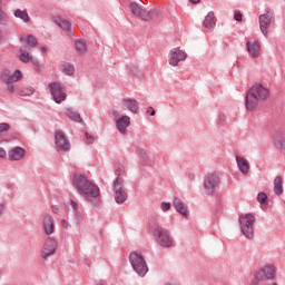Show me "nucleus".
I'll return each instance as SVG.
<instances>
[{
	"mask_svg": "<svg viewBox=\"0 0 285 285\" xmlns=\"http://www.w3.org/2000/svg\"><path fill=\"white\" fill-rule=\"evenodd\" d=\"M271 97V90L262 83L254 85L246 94L245 106L249 111L259 106V101H266Z\"/></svg>",
	"mask_w": 285,
	"mask_h": 285,
	"instance_id": "nucleus-1",
	"label": "nucleus"
},
{
	"mask_svg": "<svg viewBox=\"0 0 285 285\" xmlns=\"http://www.w3.org/2000/svg\"><path fill=\"white\" fill-rule=\"evenodd\" d=\"M80 195L90 204V206H94V208L101 205L99 186L95 185L92 181H90L87 187L80 191Z\"/></svg>",
	"mask_w": 285,
	"mask_h": 285,
	"instance_id": "nucleus-2",
	"label": "nucleus"
},
{
	"mask_svg": "<svg viewBox=\"0 0 285 285\" xmlns=\"http://www.w3.org/2000/svg\"><path fill=\"white\" fill-rule=\"evenodd\" d=\"M240 232L246 239L255 237V215L245 214L239 216Z\"/></svg>",
	"mask_w": 285,
	"mask_h": 285,
	"instance_id": "nucleus-3",
	"label": "nucleus"
},
{
	"mask_svg": "<svg viewBox=\"0 0 285 285\" xmlns=\"http://www.w3.org/2000/svg\"><path fill=\"white\" fill-rule=\"evenodd\" d=\"M258 23L262 35L268 39V29L275 24V11L266 9L265 13L258 17Z\"/></svg>",
	"mask_w": 285,
	"mask_h": 285,
	"instance_id": "nucleus-4",
	"label": "nucleus"
},
{
	"mask_svg": "<svg viewBox=\"0 0 285 285\" xmlns=\"http://www.w3.org/2000/svg\"><path fill=\"white\" fill-rule=\"evenodd\" d=\"M154 236L161 248H173L174 239L168 229L158 226L154 229Z\"/></svg>",
	"mask_w": 285,
	"mask_h": 285,
	"instance_id": "nucleus-5",
	"label": "nucleus"
},
{
	"mask_svg": "<svg viewBox=\"0 0 285 285\" xmlns=\"http://www.w3.org/2000/svg\"><path fill=\"white\" fill-rule=\"evenodd\" d=\"M129 262L137 275L140 277L146 276V273H148V265L146 264V259H144L141 254L135 252L131 253L129 255Z\"/></svg>",
	"mask_w": 285,
	"mask_h": 285,
	"instance_id": "nucleus-6",
	"label": "nucleus"
},
{
	"mask_svg": "<svg viewBox=\"0 0 285 285\" xmlns=\"http://www.w3.org/2000/svg\"><path fill=\"white\" fill-rule=\"evenodd\" d=\"M219 175L217 173L208 174L204 180V190L206 195H213L219 188Z\"/></svg>",
	"mask_w": 285,
	"mask_h": 285,
	"instance_id": "nucleus-7",
	"label": "nucleus"
},
{
	"mask_svg": "<svg viewBox=\"0 0 285 285\" xmlns=\"http://www.w3.org/2000/svg\"><path fill=\"white\" fill-rule=\"evenodd\" d=\"M114 193L116 204H124L128 199V193L124 189V179L121 177H117L114 180Z\"/></svg>",
	"mask_w": 285,
	"mask_h": 285,
	"instance_id": "nucleus-8",
	"label": "nucleus"
},
{
	"mask_svg": "<svg viewBox=\"0 0 285 285\" xmlns=\"http://www.w3.org/2000/svg\"><path fill=\"white\" fill-rule=\"evenodd\" d=\"M23 78V73L21 70H16L13 73L10 69H3L0 79L3 83H17V81H21Z\"/></svg>",
	"mask_w": 285,
	"mask_h": 285,
	"instance_id": "nucleus-9",
	"label": "nucleus"
},
{
	"mask_svg": "<svg viewBox=\"0 0 285 285\" xmlns=\"http://www.w3.org/2000/svg\"><path fill=\"white\" fill-rule=\"evenodd\" d=\"M90 184V180L88 179V177H86V175L83 174H73L72 176V186L73 188H76L78 195L81 194V191L88 187V185Z\"/></svg>",
	"mask_w": 285,
	"mask_h": 285,
	"instance_id": "nucleus-10",
	"label": "nucleus"
},
{
	"mask_svg": "<svg viewBox=\"0 0 285 285\" xmlns=\"http://www.w3.org/2000/svg\"><path fill=\"white\" fill-rule=\"evenodd\" d=\"M129 8L131 13L135 14V17H139L142 21H150L153 19L150 11L141 8L137 2H131Z\"/></svg>",
	"mask_w": 285,
	"mask_h": 285,
	"instance_id": "nucleus-11",
	"label": "nucleus"
},
{
	"mask_svg": "<svg viewBox=\"0 0 285 285\" xmlns=\"http://www.w3.org/2000/svg\"><path fill=\"white\" fill-rule=\"evenodd\" d=\"M258 279L265 282V279H275V275L277 274V269L275 265H265L261 269L255 273Z\"/></svg>",
	"mask_w": 285,
	"mask_h": 285,
	"instance_id": "nucleus-12",
	"label": "nucleus"
},
{
	"mask_svg": "<svg viewBox=\"0 0 285 285\" xmlns=\"http://www.w3.org/2000/svg\"><path fill=\"white\" fill-rule=\"evenodd\" d=\"M49 90L56 104H61V101H66V92H63V88H61L60 83L58 82L49 83Z\"/></svg>",
	"mask_w": 285,
	"mask_h": 285,
	"instance_id": "nucleus-13",
	"label": "nucleus"
},
{
	"mask_svg": "<svg viewBox=\"0 0 285 285\" xmlns=\"http://www.w3.org/2000/svg\"><path fill=\"white\" fill-rule=\"evenodd\" d=\"M55 144L58 153H68L70 150V141L66 139V136L61 131H56Z\"/></svg>",
	"mask_w": 285,
	"mask_h": 285,
	"instance_id": "nucleus-14",
	"label": "nucleus"
},
{
	"mask_svg": "<svg viewBox=\"0 0 285 285\" xmlns=\"http://www.w3.org/2000/svg\"><path fill=\"white\" fill-rule=\"evenodd\" d=\"M57 240L52 237H48L41 252L42 259H48V257L55 255V253H57Z\"/></svg>",
	"mask_w": 285,
	"mask_h": 285,
	"instance_id": "nucleus-15",
	"label": "nucleus"
},
{
	"mask_svg": "<svg viewBox=\"0 0 285 285\" xmlns=\"http://www.w3.org/2000/svg\"><path fill=\"white\" fill-rule=\"evenodd\" d=\"M186 52L179 48L171 49L169 53V66H179V61H186Z\"/></svg>",
	"mask_w": 285,
	"mask_h": 285,
	"instance_id": "nucleus-16",
	"label": "nucleus"
},
{
	"mask_svg": "<svg viewBox=\"0 0 285 285\" xmlns=\"http://www.w3.org/2000/svg\"><path fill=\"white\" fill-rule=\"evenodd\" d=\"M272 141L276 150H285V132L283 130H275Z\"/></svg>",
	"mask_w": 285,
	"mask_h": 285,
	"instance_id": "nucleus-17",
	"label": "nucleus"
},
{
	"mask_svg": "<svg viewBox=\"0 0 285 285\" xmlns=\"http://www.w3.org/2000/svg\"><path fill=\"white\" fill-rule=\"evenodd\" d=\"M52 21H53V23H56V26H59V28H61V30L67 32L68 37H73V35H72V23H70V21L63 20L59 16H53Z\"/></svg>",
	"mask_w": 285,
	"mask_h": 285,
	"instance_id": "nucleus-18",
	"label": "nucleus"
},
{
	"mask_svg": "<svg viewBox=\"0 0 285 285\" xmlns=\"http://www.w3.org/2000/svg\"><path fill=\"white\" fill-rule=\"evenodd\" d=\"M42 224L45 234L50 236L55 233V217L50 214L42 215Z\"/></svg>",
	"mask_w": 285,
	"mask_h": 285,
	"instance_id": "nucleus-19",
	"label": "nucleus"
},
{
	"mask_svg": "<svg viewBox=\"0 0 285 285\" xmlns=\"http://www.w3.org/2000/svg\"><path fill=\"white\" fill-rule=\"evenodd\" d=\"M247 52L252 59H259V52H262V45H259V40L254 42L247 41Z\"/></svg>",
	"mask_w": 285,
	"mask_h": 285,
	"instance_id": "nucleus-20",
	"label": "nucleus"
},
{
	"mask_svg": "<svg viewBox=\"0 0 285 285\" xmlns=\"http://www.w3.org/2000/svg\"><path fill=\"white\" fill-rule=\"evenodd\" d=\"M203 26L206 32H213L215 26H217V18H215V12L209 11L203 21Z\"/></svg>",
	"mask_w": 285,
	"mask_h": 285,
	"instance_id": "nucleus-21",
	"label": "nucleus"
},
{
	"mask_svg": "<svg viewBox=\"0 0 285 285\" xmlns=\"http://www.w3.org/2000/svg\"><path fill=\"white\" fill-rule=\"evenodd\" d=\"M173 207L179 213V215H183V217H188V207L181 198L175 196L173 199Z\"/></svg>",
	"mask_w": 285,
	"mask_h": 285,
	"instance_id": "nucleus-22",
	"label": "nucleus"
},
{
	"mask_svg": "<svg viewBox=\"0 0 285 285\" xmlns=\"http://www.w3.org/2000/svg\"><path fill=\"white\" fill-rule=\"evenodd\" d=\"M122 104L129 112H132V115H137L139 112V102L134 98H125L122 100Z\"/></svg>",
	"mask_w": 285,
	"mask_h": 285,
	"instance_id": "nucleus-23",
	"label": "nucleus"
},
{
	"mask_svg": "<svg viewBox=\"0 0 285 285\" xmlns=\"http://www.w3.org/2000/svg\"><path fill=\"white\" fill-rule=\"evenodd\" d=\"M24 156L26 149L21 147H16L9 151L10 161H19L20 159H23Z\"/></svg>",
	"mask_w": 285,
	"mask_h": 285,
	"instance_id": "nucleus-24",
	"label": "nucleus"
},
{
	"mask_svg": "<svg viewBox=\"0 0 285 285\" xmlns=\"http://www.w3.org/2000/svg\"><path fill=\"white\" fill-rule=\"evenodd\" d=\"M236 161H237V166H238V169L240 170V173L243 175H248V173L250 171V165L248 164V160H246L242 156H236Z\"/></svg>",
	"mask_w": 285,
	"mask_h": 285,
	"instance_id": "nucleus-25",
	"label": "nucleus"
},
{
	"mask_svg": "<svg viewBox=\"0 0 285 285\" xmlns=\"http://www.w3.org/2000/svg\"><path fill=\"white\" fill-rule=\"evenodd\" d=\"M128 126H130V117L128 116H122L116 121L117 130L122 135L126 132V128H128Z\"/></svg>",
	"mask_w": 285,
	"mask_h": 285,
	"instance_id": "nucleus-26",
	"label": "nucleus"
},
{
	"mask_svg": "<svg viewBox=\"0 0 285 285\" xmlns=\"http://www.w3.org/2000/svg\"><path fill=\"white\" fill-rule=\"evenodd\" d=\"M19 52V59L22 63H28L32 59V57H30V47L27 45L21 46Z\"/></svg>",
	"mask_w": 285,
	"mask_h": 285,
	"instance_id": "nucleus-27",
	"label": "nucleus"
},
{
	"mask_svg": "<svg viewBox=\"0 0 285 285\" xmlns=\"http://www.w3.org/2000/svg\"><path fill=\"white\" fill-rule=\"evenodd\" d=\"M13 17H16V19H21L23 23H30V16L28 14V10L16 9Z\"/></svg>",
	"mask_w": 285,
	"mask_h": 285,
	"instance_id": "nucleus-28",
	"label": "nucleus"
},
{
	"mask_svg": "<svg viewBox=\"0 0 285 285\" xmlns=\"http://www.w3.org/2000/svg\"><path fill=\"white\" fill-rule=\"evenodd\" d=\"M284 180L282 176H277L274 179V193L275 195H282L284 193V187H283Z\"/></svg>",
	"mask_w": 285,
	"mask_h": 285,
	"instance_id": "nucleus-29",
	"label": "nucleus"
},
{
	"mask_svg": "<svg viewBox=\"0 0 285 285\" xmlns=\"http://www.w3.org/2000/svg\"><path fill=\"white\" fill-rule=\"evenodd\" d=\"M20 41L22 43H27L26 46H28V48H37V46H39L37 38L32 35H28L26 38H21Z\"/></svg>",
	"mask_w": 285,
	"mask_h": 285,
	"instance_id": "nucleus-30",
	"label": "nucleus"
},
{
	"mask_svg": "<svg viewBox=\"0 0 285 285\" xmlns=\"http://www.w3.org/2000/svg\"><path fill=\"white\" fill-rule=\"evenodd\" d=\"M60 71L63 72V75H68L71 77V75H75V66H72L70 62H61L60 66Z\"/></svg>",
	"mask_w": 285,
	"mask_h": 285,
	"instance_id": "nucleus-31",
	"label": "nucleus"
},
{
	"mask_svg": "<svg viewBox=\"0 0 285 285\" xmlns=\"http://www.w3.org/2000/svg\"><path fill=\"white\" fill-rule=\"evenodd\" d=\"M70 204L73 210L75 219L79 224L83 219V216H81V212H79V204H77V202L72 199L70 200Z\"/></svg>",
	"mask_w": 285,
	"mask_h": 285,
	"instance_id": "nucleus-32",
	"label": "nucleus"
},
{
	"mask_svg": "<svg viewBox=\"0 0 285 285\" xmlns=\"http://www.w3.org/2000/svg\"><path fill=\"white\" fill-rule=\"evenodd\" d=\"M75 46L78 55H86V52H88V47L83 40H77Z\"/></svg>",
	"mask_w": 285,
	"mask_h": 285,
	"instance_id": "nucleus-33",
	"label": "nucleus"
},
{
	"mask_svg": "<svg viewBox=\"0 0 285 285\" xmlns=\"http://www.w3.org/2000/svg\"><path fill=\"white\" fill-rule=\"evenodd\" d=\"M66 115L67 117H69V119H71L72 121H77L78 124H81V121H83L79 112L72 109H67Z\"/></svg>",
	"mask_w": 285,
	"mask_h": 285,
	"instance_id": "nucleus-34",
	"label": "nucleus"
},
{
	"mask_svg": "<svg viewBox=\"0 0 285 285\" xmlns=\"http://www.w3.org/2000/svg\"><path fill=\"white\" fill-rule=\"evenodd\" d=\"M8 23H10V17L6 11H0V26H8Z\"/></svg>",
	"mask_w": 285,
	"mask_h": 285,
	"instance_id": "nucleus-35",
	"label": "nucleus"
},
{
	"mask_svg": "<svg viewBox=\"0 0 285 285\" xmlns=\"http://www.w3.org/2000/svg\"><path fill=\"white\" fill-rule=\"evenodd\" d=\"M257 202L261 203L262 205L268 204V196L266 195V193L264 191L258 193Z\"/></svg>",
	"mask_w": 285,
	"mask_h": 285,
	"instance_id": "nucleus-36",
	"label": "nucleus"
},
{
	"mask_svg": "<svg viewBox=\"0 0 285 285\" xmlns=\"http://www.w3.org/2000/svg\"><path fill=\"white\" fill-rule=\"evenodd\" d=\"M30 61L32 66H35V70H37V72H41V65L39 63V60L31 58Z\"/></svg>",
	"mask_w": 285,
	"mask_h": 285,
	"instance_id": "nucleus-37",
	"label": "nucleus"
},
{
	"mask_svg": "<svg viewBox=\"0 0 285 285\" xmlns=\"http://www.w3.org/2000/svg\"><path fill=\"white\" fill-rule=\"evenodd\" d=\"M35 92V89L32 87L27 88L26 90L20 91V95L22 97H29V95H32Z\"/></svg>",
	"mask_w": 285,
	"mask_h": 285,
	"instance_id": "nucleus-38",
	"label": "nucleus"
},
{
	"mask_svg": "<svg viewBox=\"0 0 285 285\" xmlns=\"http://www.w3.org/2000/svg\"><path fill=\"white\" fill-rule=\"evenodd\" d=\"M8 130H10V124L1 122L0 124V132H8Z\"/></svg>",
	"mask_w": 285,
	"mask_h": 285,
	"instance_id": "nucleus-39",
	"label": "nucleus"
},
{
	"mask_svg": "<svg viewBox=\"0 0 285 285\" xmlns=\"http://www.w3.org/2000/svg\"><path fill=\"white\" fill-rule=\"evenodd\" d=\"M136 154L137 155H140L141 157H148V154L146 153V150H144V148H141V147H137L136 148Z\"/></svg>",
	"mask_w": 285,
	"mask_h": 285,
	"instance_id": "nucleus-40",
	"label": "nucleus"
},
{
	"mask_svg": "<svg viewBox=\"0 0 285 285\" xmlns=\"http://www.w3.org/2000/svg\"><path fill=\"white\" fill-rule=\"evenodd\" d=\"M87 144H95V136H91L90 134H85Z\"/></svg>",
	"mask_w": 285,
	"mask_h": 285,
	"instance_id": "nucleus-41",
	"label": "nucleus"
},
{
	"mask_svg": "<svg viewBox=\"0 0 285 285\" xmlns=\"http://www.w3.org/2000/svg\"><path fill=\"white\" fill-rule=\"evenodd\" d=\"M170 203H161V210L164 212V213H168V210H170Z\"/></svg>",
	"mask_w": 285,
	"mask_h": 285,
	"instance_id": "nucleus-42",
	"label": "nucleus"
},
{
	"mask_svg": "<svg viewBox=\"0 0 285 285\" xmlns=\"http://www.w3.org/2000/svg\"><path fill=\"white\" fill-rule=\"evenodd\" d=\"M218 124L220 126H224L226 124V115L224 114H220L219 117H218Z\"/></svg>",
	"mask_w": 285,
	"mask_h": 285,
	"instance_id": "nucleus-43",
	"label": "nucleus"
},
{
	"mask_svg": "<svg viewBox=\"0 0 285 285\" xmlns=\"http://www.w3.org/2000/svg\"><path fill=\"white\" fill-rule=\"evenodd\" d=\"M259 282H263L262 278L254 274L250 285H259Z\"/></svg>",
	"mask_w": 285,
	"mask_h": 285,
	"instance_id": "nucleus-44",
	"label": "nucleus"
},
{
	"mask_svg": "<svg viewBox=\"0 0 285 285\" xmlns=\"http://www.w3.org/2000/svg\"><path fill=\"white\" fill-rule=\"evenodd\" d=\"M234 19H235V21H242V19H243L242 12L235 11Z\"/></svg>",
	"mask_w": 285,
	"mask_h": 285,
	"instance_id": "nucleus-45",
	"label": "nucleus"
},
{
	"mask_svg": "<svg viewBox=\"0 0 285 285\" xmlns=\"http://www.w3.org/2000/svg\"><path fill=\"white\" fill-rule=\"evenodd\" d=\"M124 173V169L121 167H118L116 170H115V175H117V177H121Z\"/></svg>",
	"mask_w": 285,
	"mask_h": 285,
	"instance_id": "nucleus-46",
	"label": "nucleus"
},
{
	"mask_svg": "<svg viewBox=\"0 0 285 285\" xmlns=\"http://www.w3.org/2000/svg\"><path fill=\"white\" fill-rule=\"evenodd\" d=\"M6 213V205L0 204V219L3 217V214Z\"/></svg>",
	"mask_w": 285,
	"mask_h": 285,
	"instance_id": "nucleus-47",
	"label": "nucleus"
},
{
	"mask_svg": "<svg viewBox=\"0 0 285 285\" xmlns=\"http://www.w3.org/2000/svg\"><path fill=\"white\" fill-rule=\"evenodd\" d=\"M7 90H8V92H14V85L7 83Z\"/></svg>",
	"mask_w": 285,
	"mask_h": 285,
	"instance_id": "nucleus-48",
	"label": "nucleus"
},
{
	"mask_svg": "<svg viewBox=\"0 0 285 285\" xmlns=\"http://www.w3.org/2000/svg\"><path fill=\"white\" fill-rule=\"evenodd\" d=\"M6 157H7L6 149H3V148L0 147V158H1V159H6Z\"/></svg>",
	"mask_w": 285,
	"mask_h": 285,
	"instance_id": "nucleus-49",
	"label": "nucleus"
},
{
	"mask_svg": "<svg viewBox=\"0 0 285 285\" xmlns=\"http://www.w3.org/2000/svg\"><path fill=\"white\" fill-rule=\"evenodd\" d=\"M147 112H149L150 117H155V109L153 107H148Z\"/></svg>",
	"mask_w": 285,
	"mask_h": 285,
	"instance_id": "nucleus-50",
	"label": "nucleus"
},
{
	"mask_svg": "<svg viewBox=\"0 0 285 285\" xmlns=\"http://www.w3.org/2000/svg\"><path fill=\"white\" fill-rule=\"evenodd\" d=\"M61 226H62V228H68V220L62 219L61 220Z\"/></svg>",
	"mask_w": 285,
	"mask_h": 285,
	"instance_id": "nucleus-51",
	"label": "nucleus"
},
{
	"mask_svg": "<svg viewBox=\"0 0 285 285\" xmlns=\"http://www.w3.org/2000/svg\"><path fill=\"white\" fill-rule=\"evenodd\" d=\"M51 210H52V213H59V207L57 206V205H53L52 207H51Z\"/></svg>",
	"mask_w": 285,
	"mask_h": 285,
	"instance_id": "nucleus-52",
	"label": "nucleus"
},
{
	"mask_svg": "<svg viewBox=\"0 0 285 285\" xmlns=\"http://www.w3.org/2000/svg\"><path fill=\"white\" fill-rule=\"evenodd\" d=\"M6 39V36L3 35V30L0 29V43Z\"/></svg>",
	"mask_w": 285,
	"mask_h": 285,
	"instance_id": "nucleus-53",
	"label": "nucleus"
},
{
	"mask_svg": "<svg viewBox=\"0 0 285 285\" xmlns=\"http://www.w3.org/2000/svg\"><path fill=\"white\" fill-rule=\"evenodd\" d=\"M3 11V1L0 0V12Z\"/></svg>",
	"mask_w": 285,
	"mask_h": 285,
	"instance_id": "nucleus-54",
	"label": "nucleus"
},
{
	"mask_svg": "<svg viewBox=\"0 0 285 285\" xmlns=\"http://www.w3.org/2000/svg\"><path fill=\"white\" fill-rule=\"evenodd\" d=\"M189 179H190L191 181H195V176H194V174H190V175H189Z\"/></svg>",
	"mask_w": 285,
	"mask_h": 285,
	"instance_id": "nucleus-55",
	"label": "nucleus"
},
{
	"mask_svg": "<svg viewBox=\"0 0 285 285\" xmlns=\"http://www.w3.org/2000/svg\"><path fill=\"white\" fill-rule=\"evenodd\" d=\"M189 1H190V3H194V4L199 3V0H189Z\"/></svg>",
	"mask_w": 285,
	"mask_h": 285,
	"instance_id": "nucleus-56",
	"label": "nucleus"
},
{
	"mask_svg": "<svg viewBox=\"0 0 285 285\" xmlns=\"http://www.w3.org/2000/svg\"><path fill=\"white\" fill-rule=\"evenodd\" d=\"M42 52H48V49L46 47H42Z\"/></svg>",
	"mask_w": 285,
	"mask_h": 285,
	"instance_id": "nucleus-57",
	"label": "nucleus"
},
{
	"mask_svg": "<svg viewBox=\"0 0 285 285\" xmlns=\"http://www.w3.org/2000/svg\"><path fill=\"white\" fill-rule=\"evenodd\" d=\"M272 285H278L277 283H273Z\"/></svg>",
	"mask_w": 285,
	"mask_h": 285,
	"instance_id": "nucleus-58",
	"label": "nucleus"
}]
</instances>
